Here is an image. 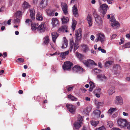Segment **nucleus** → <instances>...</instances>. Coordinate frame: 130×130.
<instances>
[{"instance_id": "f257e3e1", "label": "nucleus", "mask_w": 130, "mask_h": 130, "mask_svg": "<svg viewBox=\"0 0 130 130\" xmlns=\"http://www.w3.org/2000/svg\"><path fill=\"white\" fill-rule=\"evenodd\" d=\"M82 32L81 29H79L76 31V40H75L74 44V45L73 41L72 40L70 41V51H71L72 49L73 46H74V51H75L79 47L78 41L81 38V35Z\"/></svg>"}, {"instance_id": "f03ea898", "label": "nucleus", "mask_w": 130, "mask_h": 130, "mask_svg": "<svg viewBox=\"0 0 130 130\" xmlns=\"http://www.w3.org/2000/svg\"><path fill=\"white\" fill-rule=\"evenodd\" d=\"M111 17L110 21L111 22V25L112 26L114 29H117V28L119 26V23L116 21L115 19L112 15L111 14ZM110 17V15L108 14L107 16V18L108 19H109Z\"/></svg>"}, {"instance_id": "7ed1b4c3", "label": "nucleus", "mask_w": 130, "mask_h": 130, "mask_svg": "<svg viewBox=\"0 0 130 130\" xmlns=\"http://www.w3.org/2000/svg\"><path fill=\"white\" fill-rule=\"evenodd\" d=\"M73 63L69 61L65 62L62 66V68L64 70L69 71L71 70L73 66Z\"/></svg>"}, {"instance_id": "20e7f679", "label": "nucleus", "mask_w": 130, "mask_h": 130, "mask_svg": "<svg viewBox=\"0 0 130 130\" xmlns=\"http://www.w3.org/2000/svg\"><path fill=\"white\" fill-rule=\"evenodd\" d=\"M96 36L97 37L95 40V42H97L100 41L101 43H103L105 40V36L104 34L99 33L96 34Z\"/></svg>"}, {"instance_id": "39448f33", "label": "nucleus", "mask_w": 130, "mask_h": 130, "mask_svg": "<svg viewBox=\"0 0 130 130\" xmlns=\"http://www.w3.org/2000/svg\"><path fill=\"white\" fill-rule=\"evenodd\" d=\"M93 16L96 22L99 25L102 23V20L100 17L97 13L96 12L94 11L93 13Z\"/></svg>"}, {"instance_id": "423d86ee", "label": "nucleus", "mask_w": 130, "mask_h": 130, "mask_svg": "<svg viewBox=\"0 0 130 130\" xmlns=\"http://www.w3.org/2000/svg\"><path fill=\"white\" fill-rule=\"evenodd\" d=\"M117 123L119 126L122 127H124L126 126L127 121L125 119L120 118L117 120Z\"/></svg>"}, {"instance_id": "0eeeda50", "label": "nucleus", "mask_w": 130, "mask_h": 130, "mask_svg": "<svg viewBox=\"0 0 130 130\" xmlns=\"http://www.w3.org/2000/svg\"><path fill=\"white\" fill-rule=\"evenodd\" d=\"M73 72L74 73H80L83 72V69L78 65L75 66L73 68Z\"/></svg>"}, {"instance_id": "6e6552de", "label": "nucleus", "mask_w": 130, "mask_h": 130, "mask_svg": "<svg viewBox=\"0 0 130 130\" xmlns=\"http://www.w3.org/2000/svg\"><path fill=\"white\" fill-rule=\"evenodd\" d=\"M66 106L67 107L68 110L70 112L74 113L75 112L76 108L74 105L68 104H66Z\"/></svg>"}, {"instance_id": "1a4fd4ad", "label": "nucleus", "mask_w": 130, "mask_h": 130, "mask_svg": "<svg viewBox=\"0 0 130 130\" xmlns=\"http://www.w3.org/2000/svg\"><path fill=\"white\" fill-rule=\"evenodd\" d=\"M97 78L98 80L101 82H105L107 80V78L104 74H101L98 75Z\"/></svg>"}, {"instance_id": "9d476101", "label": "nucleus", "mask_w": 130, "mask_h": 130, "mask_svg": "<svg viewBox=\"0 0 130 130\" xmlns=\"http://www.w3.org/2000/svg\"><path fill=\"white\" fill-rule=\"evenodd\" d=\"M72 12L73 15L75 17H77L78 16V11L76 5H74L72 7Z\"/></svg>"}, {"instance_id": "9b49d317", "label": "nucleus", "mask_w": 130, "mask_h": 130, "mask_svg": "<svg viewBox=\"0 0 130 130\" xmlns=\"http://www.w3.org/2000/svg\"><path fill=\"white\" fill-rule=\"evenodd\" d=\"M61 7L64 14L67 15L68 13V7L67 4L65 3H62L61 4Z\"/></svg>"}, {"instance_id": "f8f14e48", "label": "nucleus", "mask_w": 130, "mask_h": 130, "mask_svg": "<svg viewBox=\"0 0 130 130\" xmlns=\"http://www.w3.org/2000/svg\"><path fill=\"white\" fill-rule=\"evenodd\" d=\"M123 100L120 96L116 97L115 103L117 105H121L123 104Z\"/></svg>"}, {"instance_id": "ddd939ff", "label": "nucleus", "mask_w": 130, "mask_h": 130, "mask_svg": "<svg viewBox=\"0 0 130 130\" xmlns=\"http://www.w3.org/2000/svg\"><path fill=\"white\" fill-rule=\"evenodd\" d=\"M52 24L54 27L58 26L59 25V22L57 18H53L52 19Z\"/></svg>"}, {"instance_id": "4468645a", "label": "nucleus", "mask_w": 130, "mask_h": 130, "mask_svg": "<svg viewBox=\"0 0 130 130\" xmlns=\"http://www.w3.org/2000/svg\"><path fill=\"white\" fill-rule=\"evenodd\" d=\"M67 29V26L66 25H62L58 29V31L59 32H68Z\"/></svg>"}, {"instance_id": "2eb2a0df", "label": "nucleus", "mask_w": 130, "mask_h": 130, "mask_svg": "<svg viewBox=\"0 0 130 130\" xmlns=\"http://www.w3.org/2000/svg\"><path fill=\"white\" fill-rule=\"evenodd\" d=\"M30 13V16L31 19L32 20H34L35 18V11L33 8H31L29 9Z\"/></svg>"}, {"instance_id": "dca6fc26", "label": "nucleus", "mask_w": 130, "mask_h": 130, "mask_svg": "<svg viewBox=\"0 0 130 130\" xmlns=\"http://www.w3.org/2000/svg\"><path fill=\"white\" fill-rule=\"evenodd\" d=\"M51 35L53 41L55 43L57 38L59 36L57 32H54L52 33Z\"/></svg>"}, {"instance_id": "f3484780", "label": "nucleus", "mask_w": 130, "mask_h": 130, "mask_svg": "<svg viewBox=\"0 0 130 130\" xmlns=\"http://www.w3.org/2000/svg\"><path fill=\"white\" fill-rule=\"evenodd\" d=\"M100 7L102 11H105V13L107 11V10L108 8V5L105 4H104L101 5Z\"/></svg>"}, {"instance_id": "a211bd4d", "label": "nucleus", "mask_w": 130, "mask_h": 130, "mask_svg": "<svg viewBox=\"0 0 130 130\" xmlns=\"http://www.w3.org/2000/svg\"><path fill=\"white\" fill-rule=\"evenodd\" d=\"M87 20L88 21V23L90 26H92V19L91 15L89 14L87 17Z\"/></svg>"}, {"instance_id": "6ab92c4d", "label": "nucleus", "mask_w": 130, "mask_h": 130, "mask_svg": "<svg viewBox=\"0 0 130 130\" xmlns=\"http://www.w3.org/2000/svg\"><path fill=\"white\" fill-rule=\"evenodd\" d=\"M37 28L40 32H44L45 29V27L44 25V23L42 24L39 25Z\"/></svg>"}, {"instance_id": "aec40b11", "label": "nucleus", "mask_w": 130, "mask_h": 130, "mask_svg": "<svg viewBox=\"0 0 130 130\" xmlns=\"http://www.w3.org/2000/svg\"><path fill=\"white\" fill-rule=\"evenodd\" d=\"M63 41L62 45L61 46V48H66L67 47L68 45V42L66 38L65 37H64L63 38Z\"/></svg>"}, {"instance_id": "412c9836", "label": "nucleus", "mask_w": 130, "mask_h": 130, "mask_svg": "<svg viewBox=\"0 0 130 130\" xmlns=\"http://www.w3.org/2000/svg\"><path fill=\"white\" fill-rule=\"evenodd\" d=\"M48 0H42L40 2V5L43 8H44L47 6Z\"/></svg>"}, {"instance_id": "4be33fe9", "label": "nucleus", "mask_w": 130, "mask_h": 130, "mask_svg": "<svg viewBox=\"0 0 130 130\" xmlns=\"http://www.w3.org/2000/svg\"><path fill=\"white\" fill-rule=\"evenodd\" d=\"M36 19L38 21H42L43 20V17L41 13L38 12L36 15Z\"/></svg>"}, {"instance_id": "5701e85b", "label": "nucleus", "mask_w": 130, "mask_h": 130, "mask_svg": "<svg viewBox=\"0 0 130 130\" xmlns=\"http://www.w3.org/2000/svg\"><path fill=\"white\" fill-rule=\"evenodd\" d=\"M30 7V6L29 3L26 1L24 2L22 5V7L24 9H26L29 8Z\"/></svg>"}, {"instance_id": "b1692460", "label": "nucleus", "mask_w": 130, "mask_h": 130, "mask_svg": "<svg viewBox=\"0 0 130 130\" xmlns=\"http://www.w3.org/2000/svg\"><path fill=\"white\" fill-rule=\"evenodd\" d=\"M76 56L80 61H82L85 58L84 56L78 53V52H76Z\"/></svg>"}, {"instance_id": "393cba45", "label": "nucleus", "mask_w": 130, "mask_h": 130, "mask_svg": "<svg viewBox=\"0 0 130 130\" xmlns=\"http://www.w3.org/2000/svg\"><path fill=\"white\" fill-rule=\"evenodd\" d=\"M74 128L76 130L78 129L81 126V124L78 122H75L74 124Z\"/></svg>"}, {"instance_id": "a878e982", "label": "nucleus", "mask_w": 130, "mask_h": 130, "mask_svg": "<svg viewBox=\"0 0 130 130\" xmlns=\"http://www.w3.org/2000/svg\"><path fill=\"white\" fill-rule=\"evenodd\" d=\"M47 14L49 16H53L54 15V12L52 10L47 9L46 10Z\"/></svg>"}, {"instance_id": "bb28decb", "label": "nucleus", "mask_w": 130, "mask_h": 130, "mask_svg": "<svg viewBox=\"0 0 130 130\" xmlns=\"http://www.w3.org/2000/svg\"><path fill=\"white\" fill-rule=\"evenodd\" d=\"M49 42V37L48 36H46L44 38V39L43 44L44 45H47Z\"/></svg>"}, {"instance_id": "cd10ccee", "label": "nucleus", "mask_w": 130, "mask_h": 130, "mask_svg": "<svg viewBox=\"0 0 130 130\" xmlns=\"http://www.w3.org/2000/svg\"><path fill=\"white\" fill-rule=\"evenodd\" d=\"M93 113L95 115V116L96 118L99 117L100 116V115L101 114V111L98 110H95Z\"/></svg>"}, {"instance_id": "c85d7f7f", "label": "nucleus", "mask_w": 130, "mask_h": 130, "mask_svg": "<svg viewBox=\"0 0 130 130\" xmlns=\"http://www.w3.org/2000/svg\"><path fill=\"white\" fill-rule=\"evenodd\" d=\"M76 22L74 19H72V28L73 29V31H74L75 29L76 25Z\"/></svg>"}, {"instance_id": "c756f323", "label": "nucleus", "mask_w": 130, "mask_h": 130, "mask_svg": "<svg viewBox=\"0 0 130 130\" xmlns=\"http://www.w3.org/2000/svg\"><path fill=\"white\" fill-rule=\"evenodd\" d=\"M68 98L71 99V100L72 101H76L77 100V98L74 97V96L70 94L68 95H67Z\"/></svg>"}, {"instance_id": "7c9ffc66", "label": "nucleus", "mask_w": 130, "mask_h": 130, "mask_svg": "<svg viewBox=\"0 0 130 130\" xmlns=\"http://www.w3.org/2000/svg\"><path fill=\"white\" fill-rule=\"evenodd\" d=\"M61 21L63 23H67L69 21V20L68 17L63 16L61 19Z\"/></svg>"}, {"instance_id": "2f4dec72", "label": "nucleus", "mask_w": 130, "mask_h": 130, "mask_svg": "<svg viewBox=\"0 0 130 130\" xmlns=\"http://www.w3.org/2000/svg\"><path fill=\"white\" fill-rule=\"evenodd\" d=\"M112 61H107L105 63V66L106 67H108L112 64Z\"/></svg>"}, {"instance_id": "473e14b6", "label": "nucleus", "mask_w": 130, "mask_h": 130, "mask_svg": "<svg viewBox=\"0 0 130 130\" xmlns=\"http://www.w3.org/2000/svg\"><path fill=\"white\" fill-rule=\"evenodd\" d=\"M90 123L93 126L95 127L99 124V121H92L90 122Z\"/></svg>"}, {"instance_id": "72a5a7b5", "label": "nucleus", "mask_w": 130, "mask_h": 130, "mask_svg": "<svg viewBox=\"0 0 130 130\" xmlns=\"http://www.w3.org/2000/svg\"><path fill=\"white\" fill-rule=\"evenodd\" d=\"M130 47V43L127 42L126 43L125 45L123 46H121L120 47H122V49H124L126 48H129Z\"/></svg>"}, {"instance_id": "f704fd0d", "label": "nucleus", "mask_w": 130, "mask_h": 130, "mask_svg": "<svg viewBox=\"0 0 130 130\" xmlns=\"http://www.w3.org/2000/svg\"><path fill=\"white\" fill-rule=\"evenodd\" d=\"M117 109L116 108H111L108 111L109 113L111 114L115 111L117 110Z\"/></svg>"}, {"instance_id": "c9c22d12", "label": "nucleus", "mask_w": 130, "mask_h": 130, "mask_svg": "<svg viewBox=\"0 0 130 130\" xmlns=\"http://www.w3.org/2000/svg\"><path fill=\"white\" fill-rule=\"evenodd\" d=\"M77 118V120L76 122H78V123H80L81 124L82 121H83V119L82 118V116H80V115H79L78 116Z\"/></svg>"}, {"instance_id": "e433bc0d", "label": "nucleus", "mask_w": 130, "mask_h": 130, "mask_svg": "<svg viewBox=\"0 0 130 130\" xmlns=\"http://www.w3.org/2000/svg\"><path fill=\"white\" fill-rule=\"evenodd\" d=\"M115 92L113 88H110L108 90L107 92L108 94L109 95L112 94L113 93Z\"/></svg>"}, {"instance_id": "4c0bfd02", "label": "nucleus", "mask_w": 130, "mask_h": 130, "mask_svg": "<svg viewBox=\"0 0 130 130\" xmlns=\"http://www.w3.org/2000/svg\"><path fill=\"white\" fill-rule=\"evenodd\" d=\"M82 46L84 52H86L88 51V48L87 45L83 44L82 45Z\"/></svg>"}, {"instance_id": "58836bf2", "label": "nucleus", "mask_w": 130, "mask_h": 130, "mask_svg": "<svg viewBox=\"0 0 130 130\" xmlns=\"http://www.w3.org/2000/svg\"><path fill=\"white\" fill-rule=\"evenodd\" d=\"M21 14V12L20 11H17L15 13L14 15V17H20Z\"/></svg>"}, {"instance_id": "ea45409f", "label": "nucleus", "mask_w": 130, "mask_h": 130, "mask_svg": "<svg viewBox=\"0 0 130 130\" xmlns=\"http://www.w3.org/2000/svg\"><path fill=\"white\" fill-rule=\"evenodd\" d=\"M93 71L94 74H96L99 73L100 72H101V71L100 69L97 68L94 69Z\"/></svg>"}, {"instance_id": "a19ab883", "label": "nucleus", "mask_w": 130, "mask_h": 130, "mask_svg": "<svg viewBox=\"0 0 130 130\" xmlns=\"http://www.w3.org/2000/svg\"><path fill=\"white\" fill-rule=\"evenodd\" d=\"M83 63L87 67H89L88 59L87 60H84L83 61Z\"/></svg>"}, {"instance_id": "79ce46f5", "label": "nucleus", "mask_w": 130, "mask_h": 130, "mask_svg": "<svg viewBox=\"0 0 130 130\" xmlns=\"http://www.w3.org/2000/svg\"><path fill=\"white\" fill-rule=\"evenodd\" d=\"M88 60L89 67L91 65L94 64L95 65H96L93 60H91L90 59H89Z\"/></svg>"}, {"instance_id": "37998d69", "label": "nucleus", "mask_w": 130, "mask_h": 130, "mask_svg": "<svg viewBox=\"0 0 130 130\" xmlns=\"http://www.w3.org/2000/svg\"><path fill=\"white\" fill-rule=\"evenodd\" d=\"M90 110V108L87 107L84 109V111L86 114H87L89 112Z\"/></svg>"}, {"instance_id": "c03bdc74", "label": "nucleus", "mask_w": 130, "mask_h": 130, "mask_svg": "<svg viewBox=\"0 0 130 130\" xmlns=\"http://www.w3.org/2000/svg\"><path fill=\"white\" fill-rule=\"evenodd\" d=\"M107 125L110 128L112 127L113 125V123L111 121H108L107 122Z\"/></svg>"}, {"instance_id": "a18cd8bd", "label": "nucleus", "mask_w": 130, "mask_h": 130, "mask_svg": "<svg viewBox=\"0 0 130 130\" xmlns=\"http://www.w3.org/2000/svg\"><path fill=\"white\" fill-rule=\"evenodd\" d=\"M20 19L19 18L15 19L13 21V22L14 23H19L20 22Z\"/></svg>"}, {"instance_id": "49530a36", "label": "nucleus", "mask_w": 130, "mask_h": 130, "mask_svg": "<svg viewBox=\"0 0 130 130\" xmlns=\"http://www.w3.org/2000/svg\"><path fill=\"white\" fill-rule=\"evenodd\" d=\"M98 50L99 51H101L102 53H106V51L104 49L101 48L100 47H99L98 48Z\"/></svg>"}, {"instance_id": "de8ad7c7", "label": "nucleus", "mask_w": 130, "mask_h": 130, "mask_svg": "<svg viewBox=\"0 0 130 130\" xmlns=\"http://www.w3.org/2000/svg\"><path fill=\"white\" fill-rule=\"evenodd\" d=\"M90 85V87H92V88H94L95 86V85L92 82H89Z\"/></svg>"}, {"instance_id": "09e8293b", "label": "nucleus", "mask_w": 130, "mask_h": 130, "mask_svg": "<svg viewBox=\"0 0 130 130\" xmlns=\"http://www.w3.org/2000/svg\"><path fill=\"white\" fill-rule=\"evenodd\" d=\"M96 130H106L105 127L104 126L98 128L96 129Z\"/></svg>"}, {"instance_id": "8fccbe9b", "label": "nucleus", "mask_w": 130, "mask_h": 130, "mask_svg": "<svg viewBox=\"0 0 130 130\" xmlns=\"http://www.w3.org/2000/svg\"><path fill=\"white\" fill-rule=\"evenodd\" d=\"M16 61L18 62H23L24 61V60L22 59L21 58H19Z\"/></svg>"}, {"instance_id": "3c124183", "label": "nucleus", "mask_w": 130, "mask_h": 130, "mask_svg": "<svg viewBox=\"0 0 130 130\" xmlns=\"http://www.w3.org/2000/svg\"><path fill=\"white\" fill-rule=\"evenodd\" d=\"M104 2L107 1L108 3L109 4H111L112 3V1L113 0H102Z\"/></svg>"}, {"instance_id": "603ef678", "label": "nucleus", "mask_w": 130, "mask_h": 130, "mask_svg": "<svg viewBox=\"0 0 130 130\" xmlns=\"http://www.w3.org/2000/svg\"><path fill=\"white\" fill-rule=\"evenodd\" d=\"M120 40L121 41L119 42V44L120 45H121L124 43V38H121Z\"/></svg>"}, {"instance_id": "864d4df0", "label": "nucleus", "mask_w": 130, "mask_h": 130, "mask_svg": "<svg viewBox=\"0 0 130 130\" xmlns=\"http://www.w3.org/2000/svg\"><path fill=\"white\" fill-rule=\"evenodd\" d=\"M101 89L98 88L97 89H96L94 91L95 93H99L101 91Z\"/></svg>"}, {"instance_id": "5fc2aeb1", "label": "nucleus", "mask_w": 130, "mask_h": 130, "mask_svg": "<svg viewBox=\"0 0 130 130\" xmlns=\"http://www.w3.org/2000/svg\"><path fill=\"white\" fill-rule=\"evenodd\" d=\"M73 87H68L67 88V90L68 91L72 90L73 89Z\"/></svg>"}, {"instance_id": "6e6d98bb", "label": "nucleus", "mask_w": 130, "mask_h": 130, "mask_svg": "<svg viewBox=\"0 0 130 130\" xmlns=\"http://www.w3.org/2000/svg\"><path fill=\"white\" fill-rule=\"evenodd\" d=\"M118 114L117 113H115L112 115V117L113 118L116 117L118 116Z\"/></svg>"}, {"instance_id": "4d7b16f0", "label": "nucleus", "mask_w": 130, "mask_h": 130, "mask_svg": "<svg viewBox=\"0 0 130 130\" xmlns=\"http://www.w3.org/2000/svg\"><path fill=\"white\" fill-rule=\"evenodd\" d=\"M126 126H127L128 129H129L130 128V122L127 123Z\"/></svg>"}, {"instance_id": "13d9d810", "label": "nucleus", "mask_w": 130, "mask_h": 130, "mask_svg": "<svg viewBox=\"0 0 130 130\" xmlns=\"http://www.w3.org/2000/svg\"><path fill=\"white\" fill-rule=\"evenodd\" d=\"M82 130H91L89 128L83 127Z\"/></svg>"}, {"instance_id": "bf43d9fd", "label": "nucleus", "mask_w": 130, "mask_h": 130, "mask_svg": "<svg viewBox=\"0 0 130 130\" xmlns=\"http://www.w3.org/2000/svg\"><path fill=\"white\" fill-rule=\"evenodd\" d=\"M95 37L93 35H92L90 37V39L91 40L93 41L94 40Z\"/></svg>"}, {"instance_id": "052dcab7", "label": "nucleus", "mask_w": 130, "mask_h": 130, "mask_svg": "<svg viewBox=\"0 0 130 130\" xmlns=\"http://www.w3.org/2000/svg\"><path fill=\"white\" fill-rule=\"evenodd\" d=\"M65 56L67 55L69 53V51L68 50V51L63 52Z\"/></svg>"}, {"instance_id": "680f3d73", "label": "nucleus", "mask_w": 130, "mask_h": 130, "mask_svg": "<svg viewBox=\"0 0 130 130\" xmlns=\"http://www.w3.org/2000/svg\"><path fill=\"white\" fill-rule=\"evenodd\" d=\"M123 115L125 116H128V114L127 113L125 112H123Z\"/></svg>"}, {"instance_id": "e2e57ef3", "label": "nucleus", "mask_w": 130, "mask_h": 130, "mask_svg": "<svg viewBox=\"0 0 130 130\" xmlns=\"http://www.w3.org/2000/svg\"><path fill=\"white\" fill-rule=\"evenodd\" d=\"M11 19H10L9 20L7 21V23L8 25H10L11 24Z\"/></svg>"}, {"instance_id": "0e129e2a", "label": "nucleus", "mask_w": 130, "mask_h": 130, "mask_svg": "<svg viewBox=\"0 0 130 130\" xmlns=\"http://www.w3.org/2000/svg\"><path fill=\"white\" fill-rule=\"evenodd\" d=\"M106 12L105 13V11H102V16L103 17H104L105 14H106Z\"/></svg>"}, {"instance_id": "69168bd1", "label": "nucleus", "mask_w": 130, "mask_h": 130, "mask_svg": "<svg viewBox=\"0 0 130 130\" xmlns=\"http://www.w3.org/2000/svg\"><path fill=\"white\" fill-rule=\"evenodd\" d=\"M103 104V103L102 102H99L98 103V105L99 106H102Z\"/></svg>"}, {"instance_id": "338daca9", "label": "nucleus", "mask_w": 130, "mask_h": 130, "mask_svg": "<svg viewBox=\"0 0 130 130\" xmlns=\"http://www.w3.org/2000/svg\"><path fill=\"white\" fill-rule=\"evenodd\" d=\"M116 34H113L111 36V38L112 39H114L116 37Z\"/></svg>"}, {"instance_id": "774afa93", "label": "nucleus", "mask_w": 130, "mask_h": 130, "mask_svg": "<svg viewBox=\"0 0 130 130\" xmlns=\"http://www.w3.org/2000/svg\"><path fill=\"white\" fill-rule=\"evenodd\" d=\"M111 130H120V129L118 128H112Z\"/></svg>"}]
</instances>
